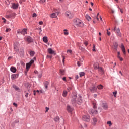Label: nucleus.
Returning a JSON list of instances; mask_svg holds the SVG:
<instances>
[{"instance_id":"1","label":"nucleus","mask_w":129,"mask_h":129,"mask_svg":"<svg viewBox=\"0 0 129 129\" xmlns=\"http://www.w3.org/2000/svg\"><path fill=\"white\" fill-rule=\"evenodd\" d=\"M77 95L76 93L73 94L72 97V102L73 104L77 102L78 104H81L82 103V99H81V96L79 95V97H78L76 100Z\"/></svg>"},{"instance_id":"2","label":"nucleus","mask_w":129,"mask_h":129,"mask_svg":"<svg viewBox=\"0 0 129 129\" xmlns=\"http://www.w3.org/2000/svg\"><path fill=\"white\" fill-rule=\"evenodd\" d=\"M74 25L77 27H81V28L84 26V24L82 21L80 20L79 19H75L74 20Z\"/></svg>"},{"instance_id":"3","label":"nucleus","mask_w":129,"mask_h":129,"mask_svg":"<svg viewBox=\"0 0 129 129\" xmlns=\"http://www.w3.org/2000/svg\"><path fill=\"white\" fill-rule=\"evenodd\" d=\"M113 31H114L116 33L117 36L119 37H121V33H120V29L118 27V28H116V27L115 26L114 28V29H113Z\"/></svg>"},{"instance_id":"4","label":"nucleus","mask_w":129,"mask_h":129,"mask_svg":"<svg viewBox=\"0 0 129 129\" xmlns=\"http://www.w3.org/2000/svg\"><path fill=\"white\" fill-rule=\"evenodd\" d=\"M83 120H84V121H86L87 122H89L90 121V116L88 115H85L83 116Z\"/></svg>"},{"instance_id":"5","label":"nucleus","mask_w":129,"mask_h":129,"mask_svg":"<svg viewBox=\"0 0 129 129\" xmlns=\"http://www.w3.org/2000/svg\"><path fill=\"white\" fill-rule=\"evenodd\" d=\"M66 16L67 18L69 19H72L73 18V14L70 11H67L66 12Z\"/></svg>"},{"instance_id":"6","label":"nucleus","mask_w":129,"mask_h":129,"mask_svg":"<svg viewBox=\"0 0 129 129\" xmlns=\"http://www.w3.org/2000/svg\"><path fill=\"white\" fill-rule=\"evenodd\" d=\"M89 113L91 115H95V114H97L98 113V111L95 110L93 109H91L89 110Z\"/></svg>"},{"instance_id":"7","label":"nucleus","mask_w":129,"mask_h":129,"mask_svg":"<svg viewBox=\"0 0 129 129\" xmlns=\"http://www.w3.org/2000/svg\"><path fill=\"white\" fill-rule=\"evenodd\" d=\"M24 40H25V41H27L28 44H30V43H32L33 42V38H32V37H31L30 36L25 37L24 38Z\"/></svg>"},{"instance_id":"8","label":"nucleus","mask_w":129,"mask_h":129,"mask_svg":"<svg viewBox=\"0 0 129 129\" xmlns=\"http://www.w3.org/2000/svg\"><path fill=\"white\" fill-rule=\"evenodd\" d=\"M90 90L92 92H96V91H97V88L95 87V86L93 85L91 88H90Z\"/></svg>"},{"instance_id":"9","label":"nucleus","mask_w":129,"mask_h":129,"mask_svg":"<svg viewBox=\"0 0 129 129\" xmlns=\"http://www.w3.org/2000/svg\"><path fill=\"white\" fill-rule=\"evenodd\" d=\"M14 49L16 52H19V43H16L14 46Z\"/></svg>"},{"instance_id":"10","label":"nucleus","mask_w":129,"mask_h":129,"mask_svg":"<svg viewBox=\"0 0 129 129\" xmlns=\"http://www.w3.org/2000/svg\"><path fill=\"white\" fill-rule=\"evenodd\" d=\"M102 107H103V109L106 110L108 108V105L106 103H103L102 104Z\"/></svg>"},{"instance_id":"11","label":"nucleus","mask_w":129,"mask_h":129,"mask_svg":"<svg viewBox=\"0 0 129 129\" xmlns=\"http://www.w3.org/2000/svg\"><path fill=\"white\" fill-rule=\"evenodd\" d=\"M18 77H19V74H13L11 76V79L15 80V79L18 78Z\"/></svg>"},{"instance_id":"12","label":"nucleus","mask_w":129,"mask_h":129,"mask_svg":"<svg viewBox=\"0 0 129 129\" xmlns=\"http://www.w3.org/2000/svg\"><path fill=\"white\" fill-rule=\"evenodd\" d=\"M48 52L49 53V54H51V55L53 54H54V55H56V53H55V51L53 50L52 48H48Z\"/></svg>"},{"instance_id":"13","label":"nucleus","mask_w":129,"mask_h":129,"mask_svg":"<svg viewBox=\"0 0 129 129\" xmlns=\"http://www.w3.org/2000/svg\"><path fill=\"white\" fill-rule=\"evenodd\" d=\"M67 111H68V112H72V111H73V108H72L71 106L69 105H68Z\"/></svg>"},{"instance_id":"14","label":"nucleus","mask_w":129,"mask_h":129,"mask_svg":"<svg viewBox=\"0 0 129 129\" xmlns=\"http://www.w3.org/2000/svg\"><path fill=\"white\" fill-rule=\"evenodd\" d=\"M18 7H19V4L13 3L12 4L11 8H12L13 9H14V10H16V9H17Z\"/></svg>"},{"instance_id":"15","label":"nucleus","mask_w":129,"mask_h":129,"mask_svg":"<svg viewBox=\"0 0 129 129\" xmlns=\"http://www.w3.org/2000/svg\"><path fill=\"white\" fill-rule=\"evenodd\" d=\"M10 70L11 72H13V73H16L17 72V68H16L15 67H12L10 68Z\"/></svg>"},{"instance_id":"16","label":"nucleus","mask_w":129,"mask_h":129,"mask_svg":"<svg viewBox=\"0 0 129 129\" xmlns=\"http://www.w3.org/2000/svg\"><path fill=\"white\" fill-rule=\"evenodd\" d=\"M121 48L123 54L125 55L126 52H125V48L124 47V45H123V44H121Z\"/></svg>"},{"instance_id":"17","label":"nucleus","mask_w":129,"mask_h":129,"mask_svg":"<svg viewBox=\"0 0 129 129\" xmlns=\"http://www.w3.org/2000/svg\"><path fill=\"white\" fill-rule=\"evenodd\" d=\"M27 34V29H23L21 30V35H25Z\"/></svg>"},{"instance_id":"18","label":"nucleus","mask_w":129,"mask_h":129,"mask_svg":"<svg viewBox=\"0 0 129 129\" xmlns=\"http://www.w3.org/2000/svg\"><path fill=\"white\" fill-rule=\"evenodd\" d=\"M96 122H97V119L96 118H93V125H96Z\"/></svg>"},{"instance_id":"19","label":"nucleus","mask_w":129,"mask_h":129,"mask_svg":"<svg viewBox=\"0 0 129 129\" xmlns=\"http://www.w3.org/2000/svg\"><path fill=\"white\" fill-rule=\"evenodd\" d=\"M117 57L118 58V59H119L120 61H123V59L122 58V57H120V52H117Z\"/></svg>"},{"instance_id":"20","label":"nucleus","mask_w":129,"mask_h":129,"mask_svg":"<svg viewBox=\"0 0 129 129\" xmlns=\"http://www.w3.org/2000/svg\"><path fill=\"white\" fill-rule=\"evenodd\" d=\"M31 64L27 63L26 64V70H27V71H29V70L30 69V67H31Z\"/></svg>"},{"instance_id":"21","label":"nucleus","mask_w":129,"mask_h":129,"mask_svg":"<svg viewBox=\"0 0 129 129\" xmlns=\"http://www.w3.org/2000/svg\"><path fill=\"white\" fill-rule=\"evenodd\" d=\"M67 91L66 90H63V93H62V96H63V97H66V96H67Z\"/></svg>"},{"instance_id":"22","label":"nucleus","mask_w":129,"mask_h":129,"mask_svg":"<svg viewBox=\"0 0 129 129\" xmlns=\"http://www.w3.org/2000/svg\"><path fill=\"white\" fill-rule=\"evenodd\" d=\"M50 18H57V15H56V13H52L50 14Z\"/></svg>"},{"instance_id":"23","label":"nucleus","mask_w":129,"mask_h":129,"mask_svg":"<svg viewBox=\"0 0 129 129\" xmlns=\"http://www.w3.org/2000/svg\"><path fill=\"white\" fill-rule=\"evenodd\" d=\"M78 47H79V50H81V51H82V52H84V51H85V48L81 47V46L80 45H78Z\"/></svg>"},{"instance_id":"24","label":"nucleus","mask_w":129,"mask_h":129,"mask_svg":"<svg viewBox=\"0 0 129 129\" xmlns=\"http://www.w3.org/2000/svg\"><path fill=\"white\" fill-rule=\"evenodd\" d=\"M49 86V82H44V86L46 88V89H47V88H48V86Z\"/></svg>"},{"instance_id":"25","label":"nucleus","mask_w":129,"mask_h":129,"mask_svg":"<svg viewBox=\"0 0 129 129\" xmlns=\"http://www.w3.org/2000/svg\"><path fill=\"white\" fill-rule=\"evenodd\" d=\"M93 108H96V107H97V103H96V102L94 101L93 102Z\"/></svg>"},{"instance_id":"26","label":"nucleus","mask_w":129,"mask_h":129,"mask_svg":"<svg viewBox=\"0 0 129 129\" xmlns=\"http://www.w3.org/2000/svg\"><path fill=\"white\" fill-rule=\"evenodd\" d=\"M99 68V66L98 65V63H95L94 64V69H98Z\"/></svg>"},{"instance_id":"27","label":"nucleus","mask_w":129,"mask_h":129,"mask_svg":"<svg viewBox=\"0 0 129 129\" xmlns=\"http://www.w3.org/2000/svg\"><path fill=\"white\" fill-rule=\"evenodd\" d=\"M97 87L99 90L103 89V86L102 85H99Z\"/></svg>"},{"instance_id":"28","label":"nucleus","mask_w":129,"mask_h":129,"mask_svg":"<svg viewBox=\"0 0 129 129\" xmlns=\"http://www.w3.org/2000/svg\"><path fill=\"white\" fill-rule=\"evenodd\" d=\"M86 19H87L88 21H91V17L89 16L88 15H86L85 16Z\"/></svg>"},{"instance_id":"29","label":"nucleus","mask_w":129,"mask_h":129,"mask_svg":"<svg viewBox=\"0 0 129 129\" xmlns=\"http://www.w3.org/2000/svg\"><path fill=\"white\" fill-rule=\"evenodd\" d=\"M13 87L15 89V90H20V88H19V87H18L16 85H14Z\"/></svg>"},{"instance_id":"30","label":"nucleus","mask_w":129,"mask_h":129,"mask_svg":"<svg viewBox=\"0 0 129 129\" xmlns=\"http://www.w3.org/2000/svg\"><path fill=\"white\" fill-rule=\"evenodd\" d=\"M43 41L44 43H47V42H48V38H47V37H43Z\"/></svg>"},{"instance_id":"31","label":"nucleus","mask_w":129,"mask_h":129,"mask_svg":"<svg viewBox=\"0 0 129 129\" xmlns=\"http://www.w3.org/2000/svg\"><path fill=\"white\" fill-rule=\"evenodd\" d=\"M64 73H65V70H62V69L60 70V74L61 75H64Z\"/></svg>"},{"instance_id":"32","label":"nucleus","mask_w":129,"mask_h":129,"mask_svg":"<svg viewBox=\"0 0 129 129\" xmlns=\"http://www.w3.org/2000/svg\"><path fill=\"white\" fill-rule=\"evenodd\" d=\"M29 54L31 57H33V56H34L35 55V52L30 51Z\"/></svg>"},{"instance_id":"33","label":"nucleus","mask_w":129,"mask_h":129,"mask_svg":"<svg viewBox=\"0 0 129 129\" xmlns=\"http://www.w3.org/2000/svg\"><path fill=\"white\" fill-rule=\"evenodd\" d=\"M98 69L99 72H101V73H103V69H102V68L99 67V68Z\"/></svg>"},{"instance_id":"34","label":"nucleus","mask_w":129,"mask_h":129,"mask_svg":"<svg viewBox=\"0 0 129 129\" xmlns=\"http://www.w3.org/2000/svg\"><path fill=\"white\" fill-rule=\"evenodd\" d=\"M80 76V77H82V76H84V75H85V73L83 72H81L79 73Z\"/></svg>"},{"instance_id":"35","label":"nucleus","mask_w":129,"mask_h":129,"mask_svg":"<svg viewBox=\"0 0 129 129\" xmlns=\"http://www.w3.org/2000/svg\"><path fill=\"white\" fill-rule=\"evenodd\" d=\"M63 31L64 35H68V34H69V33H68L67 29H64Z\"/></svg>"},{"instance_id":"36","label":"nucleus","mask_w":129,"mask_h":129,"mask_svg":"<svg viewBox=\"0 0 129 129\" xmlns=\"http://www.w3.org/2000/svg\"><path fill=\"white\" fill-rule=\"evenodd\" d=\"M92 51L93 52H96V50H95V44L93 45V49Z\"/></svg>"},{"instance_id":"37","label":"nucleus","mask_w":129,"mask_h":129,"mask_svg":"<svg viewBox=\"0 0 129 129\" xmlns=\"http://www.w3.org/2000/svg\"><path fill=\"white\" fill-rule=\"evenodd\" d=\"M107 124L109 125V126H111V125H112V123H111L110 121H108Z\"/></svg>"},{"instance_id":"38","label":"nucleus","mask_w":129,"mask_h":129,"mask_svg":"<svg viewBox=\"0 0 129 129\" xmlns=\"http://www.w3.org/2000/svg\"><path fill=\"white\" fill-rule=\"evenodd\" d=\"M10 15V17L13 18V17H15V16H16V13H11Z\"/></svg>"},{"instance_id":"39","label":"nucleus","mask_w":129,"mask_h":129,"mask_svg":"<svg viewBox=\"0 0 129 129\" xmlns=\"http://www.w3.org/2000/svg\"><path fill=\"white\" fill-rule=\"evenodd\" d=\"M59 117H56L55 118H54V120L55 121H56V122H58L59 121Z\"/></svg>"},{"instance_id":"40","label":"nucleus","mask_w":129,"mask_h":129,"mask_svg":"<svg viewBox=\"0 0 129 129\" xmlns=\"http://www.w3.org/2000/svg\"><path fill=\"white\" fill-rule=\"evenodd\" d=\"M113 94L114 97H116V95L117 94V91L113 92Z\"/></svg>"},{"instance_id":"41","label":"nucleus","mask_w":129,"mask_h":129,"mask_svg":"<svg viewBox=\"0 0 129 129\" xmlns=\"http://www.w3.org/2000/svg\"><path fill=\"white\" fill-rule=\"evenodd\" d=\"M62 63H63V64H64V63H65V56L62 55Z\"/></svg>"},{"instance_id":"42","label":"nucleus","mask_w":129,"mask_h":129,"mask_svg":"<svg viewBox=\"0 0 129 129\" xmlns=\"http://www.w3.org/2000/svg\"><path fill=\"white\" fill-rule=\"evenodd\" d=\"M5 17L6 18V19H11V15H7L5 16Z\"/></svg>"},{"instance_id":"43","label":"nucleus","mask_w":129,"mask_h":129,"mask_svg":"<svg viewBox=\"0 0 129 129\" xmlns=\"http://www.w3.org/2000/svg\"><path fill=\"white\" fill-rule=\"evenodd\" d=\"M5 32H6V33H8V32H11V29L6 28Z\"/></svg>"},{"instance_id":"44","label":"nucleus","mask_w":129,"mask_h":129,"mask_svg":"<svg viewBox=\"0 0 129 129\" xmlns=\"http://www.w3.org/2000/svg\"><path fill=\"white\" fill-rule=\"evenodd\" d=\"M77 65L79 67H80V66H81L82 65V63H81V62L80 61H78L77 62Z\"/></svg>"},{"instance_id":"45","label":"nucleus","mask_w":129,"mask_h":129,"mask_svg":"<svg viewBox=\"0 0 129 129\" xmlns=\"http://www.w3.org/2000/svg\"><path fill=\"white\" fill-rule=\"evenodd\" d=\"M17 34L18 35L22 34V30H17Z\"/></svg>"},{"instance_id":"46","label":"nucleus","mask_w":129,"mask_h":129,"mask_svg":"<svg viewBox=\"0 0 129 129\" xmlns=\"http://www.w3.org/2000/svg\"><path fill=\"white\" fill-rule=\"evenodd\" d=\"M107 35H108V36H110L111 35L110 32L108 31V29H107Z\"/></svg>"},{"instance_id":"47","label":"nucleus","mask_w":129,"mask_h":129,"mask_svg":"<svg viewBox=\"0 0 129 129\" xmlns=\"http://www.w3.org/2000/svg\"><path fill=\"white\" fill-rule=\"evenodd\" d=\"M33 63H34V60H31L28 63L30 64V65H32V64H33Z\"/></svg>"},{"instance_id":"48","label":"nucleus","mask_w":129,"mask_h":129,"mask_svg":"<svg viewBox=\"0 0 129 129\" xmlns=\"http://www.w3.org/2000/svg\"><path fill=\"white\" fill-rule=\"evenodd\" d=\"M32 17L33 18H36V17H37V14L36 13H34L33 15H32Z\"/></svg>"},{"instance_id":"49","label":"nucleus","mask_w":129,"mask_h":129,"mask_svg":"<svg viewBox=\"0 0 129 129\" xmlns=\"http://www.w3.org/2000/svg\"><path fill=\"white\" fill-rule=\"evenodd\" d=\"M67 53H70V54H71V53H72V50H67Z\"/></svg>"},{"instance_id":"50","label":"nucleus","mask_w":129,"mask_h":129,"mask_svg":"<svg viewBox=\"0 0 129 129\" xmlns=\"http://www.w3.org/2000/svg\"><path fill=\"white\" fill-rule=\"evenodd\" d=\"M13 105L14 106H15L16 107H18V104H17V103H13Z\"/></svg>"},{"instance_id":"51","label":"nucleus","mask_w":129,"mask_h":129,"mask_svg":"<svg viewBox=\"0 0 129 129\" xmlns=\"http://www.w3.org/2000/svg\"><path fill=\"white\" fill-rule=\"evenodd\" d=\"M2 20L4 21L3 22H4V23H6V19H5V18H2Z\"/></svg>"},{"instance_id":"52","label":"nucleus","mask_w":129,"mask_h":129,"mask_svg":"<svg viewBox=\"0 0 129 129\" xmlns=\"http://www.w3.org/2000/svg\"><path fill=\"white\" fill-rule=\"evenodd\" d=\"M62 80H63V81H65L66 82V81H67V80H66V77H64L62 78Z\"/></svg>"},{"instance_id":"53","label":"nucleus","mask_w":129,"mask_h":129,"mask_svg":"<svg viewBox=\"0 0 129 129\" xmlns=\"http://www.w3.org/2000/svg\"><path fill=\"white\" fill-rule=\"evenodd\" d=\"M49 108L48 107H46V111L45 112H48V110H49Z\"/></svg>"},{"instance_id":"54","label":"nucleus","mask_w":129,"mask_h":129,"mask_svg":"<svg viewBox=\"0 0 129 129\" xmlns=\"http://www.w3.org/2000/svg\"><path fill=\"white\" fill-rule=\"evenodd\" d=\"M47 58H50V59H51V58L52 57V55H47Z\"/></svg>"},{"instance_id":"55","label":"nucleus","mask_w":129,"mask_h":129,"mask_svg":"<svg viewBox=\"0 0 129 129\" xmlns=\"http://www.w3.org/2000/svg\"><path fill=\"white\" fill-rule=\"evenodd\" d=\"M39 25H43V21L39 22Z\"/></svg>"},{"instance_id":"56","label":"nucleus","mask_w":129,"mask_h":129,"mask_svg":"<svg viewBox=\"0 0 129 129\" xmlns=\"http://www.w3.org/2000/svg\"><path fill=\"white\" fill-rule=\"evenodd\" d=\"M84 45H86V46H87V45H88V42L87 41L85 42L84 43Z\"/></svg>"},{"instance_id":"57","label":"nucleus","mask_w":129,"mask_h":129,"mask_svg":"<svg viewBox=\"0 0 129 129\" xmlns=\"http://www.w3.org/2000/svg\"><path fill=\"white\" fill-rule=\"evenodd\" d=\"M71 87H69V88L67 89V90L68 91H70V90H71Z\"/></svg>"},{"instance_id":"58","label":"nucleus","mask_w":129,"mask_h":129,"mask_svg":"<svg viewBox=\"0 0 129 129\" xmlns=\"http://www.w3.org/2000/svg\"><path fill=\"white\" fill-rule=\"evenodd\" d=\"M120 11L121 13V14H123V10H122V9H121V8H120Z\"/></svg>"},{"instance_id":"59","label":"nucleus","mask_w":129,"mask_h":129,"mask_svg":"<svg viewBox=\"0 0 129 129\" xmlns=\"http://www.w3.org/2000/svg\"><path fill=\"white\" fill-rule=\"evenodd\" d=\"M42 77V74H40L38 75V78H41Z\"/></svg>"},{"instance_id":"60","label":"nucleus","mask_w":129,"mask_h":129,"mask_svg":"<svg viewBox=\"0 0 129 129\" xmlns=\"http://www.w3.org/2000/svg\"><path fill=\"white\" fill-rule=\"evenodd\" d=\"M28 95H29V93H26V94H25V97L27 98Z\"/></svg>"},{"instance_id":"61","label":"nucleus","mask_w":129,"mask_h":129,"mask_svg":"<svg viewBox=\"0 0 129 129\" xmlns=\"http://www.w3.org/2000/svg\"><path fill=\"white\" fill-rule=\"evenodd\" d=\"M46 2V0H40V3H45Z\"/></svg>"},{"instance_id":"62","label":"nucleus","mask_w":129,"mask_h":129,"mask_svg":"<svg viewBox=\"0 0 129 129\" xmlns=\"http://www.w3.org/2000/svg\"><path fill=\"white\" fill-rule=\"evenodd\" d=\"M29 71H28V70H26V71H25V75H27V74L28 73V72Z\"/></svg>"},{"instance_id":"63","label":"nucleus","mask_w":129,"mask_h":129,"mask_svg":"<svg viewBox=\"0 0 129 129\" xmlns=\"http://www.w3.org/2000/svg\"><path fill=\"white\" fill-rule=\"evenodd\" d=\"M111 12L112 14L114 13V11H113V10H112V9H111Z\"/></svg>"},{"instance_id":"64","label":"nucleus","mask_w":129,"mask_h":129,"mask_svg":"<svg viewBox=\"0 0 129 129\" xmlns=\"http://www.w3.org/2000/svg\"><path fill=\"white\" fill-rule=\"evenodd\" d=\"M33 94L34 95H36V90L33 91Z\"/></svg>"}]
</instances>
